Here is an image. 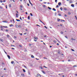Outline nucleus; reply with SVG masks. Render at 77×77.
I'll use <instances>...</instances> for the list:
<instances>
[{"label": "nucleus", "mask_w": 77, "mask_h": 77, "mask_svg": "<svg viewBox=\"0 0 77 77\" xmlns=\"http://www.w3.org/2000/svg\"><path fill=\"white\" fill-rule=\"evenodd\" d=\"M37 77H41V76L39 74H38L37 75Z\"/></svg>", "instance_id": "f257e3e1"}, {"label": "nucleus", "mask_w": 77, "mask_h": 77, "mask_svg": "<svg viewBox=\"0 0 77 77\" xmlns=\"http://www.w3.org/2000/svg\"><path fill=\"white\" fill-rule=\"evenodd\" d=\"M7 57H8V59H11V57H10V56L9 55H8Z\"/></svg>", "instance_id": "f03ea898"}, {"label": "nucleus", "mask_w": 77, "mask_h": 77, "mask_svg": "<svg viewBox=\"0 0 77 77\" xmlns=\"http://www.w3.org/2000/svg\"><path fill=\"white\" fill-rule=\"evenodd\" d=\"M71 6H72V7L73 8H74V5L73 4H72L71 5Z\"/></svg>", "instance_id": "7ed1b4c3"}, {"label": "nucleus", "mask_w": 77, "mask_h": 77, "mask_svg": "<svg viewBox=\"0 0 77 77\" xmlns=\"http://www.w3.org/2000/svg\"><path fill=\"white\" fill-rule=\"evenodd\" d=\"M34 39H36V40H37V39H38V37H34Z\"/></svg>", "instance_id": "20e7f679"}, {"label": "nucleus", "mask_w": 77, "mask_h": 77, "mask_svg": "<svg viewBox=\"0 0 77 77\" xmlns=\"http://www.w3.org/2000/svg\"><path fill=\"white\" fill-rule=\"evenodd\" d=\"M58 5H59V6H60V5H61V2H59Z\"/></svg>", "instance_id": "39448f33"}, {"label": "nucleus", "mask_w": 77, "mask_h": 77, "mask_svg": "<svg viewBox=\"0 0 77 77\" xmlns=\"http://www.w3.org/2000/svg\"><path fill=\"white\" fill-rule=\"evenodd\" d=\"M61 22H65V20H61Z\"/></svg>", "instance_id": "423d86ee"}, {"label": "nucleus", "mask_w": 77, "mask_h": 77, "mask_svg": "<svg viewBox=\"0 0 77 77\" xmlns=\"http://www.w3.org/2000/svg\"><path fill=\"white\" fill-rule=\"evenodd\" d=\"M29 2L30 3V4L31 5H32V3H31V2H30V0H29Z\"/></svg>", "instance_id": "0eeeda50"}, {"label": "nucleus", "mask_w": 77, "mask_h": 77, "mask_svg": "<svg viewBox=\"0 0 77 77\" xmlns=\"http://www.w3.org/2000/svg\"><path fill=\"white\" fill-rule=\"evenodd\" d=\"M0 41H2V42H3V40L2 38H0Z\"/></svg>", "instance_id": "6e6552de"}, {"label": "nucleus", "mask_w": 77, "mask_h": 77, "mask_svg": "<svg viewBox=\"0 0 77 77\" xmlns=\"http://www.w3.org/2000/svg\"><path fill=\"white\" fill-rule=\"evenodd\" d=\"M42 72H43V74H45V72H44V71L42 70Z\"/></svg>", "instance_id": "1a4fd4ad"}, {"label": "nucleus", "mask_w": 77, "mask_h": 77, "mask_svg": "<svg viewBox=\"0 0 77 77\" xmlns=\"http://www.w3.org/2000/svg\"><path fill=\"white\" fill-rule=\"evenodd\" d=\"M72 2H73L72 1H70V2H69V3H72Z\"/></svg>", "instance_id": "9d476101"}, {"label": "nucleus", "mask_w": 77, "mask_h": 77, "mask_svg": "<svg viewBox=\"0 0 77 77\" xmlns=\"http://www.w3.org/2000/svg\"><path fill=\"white\" fill-rule=\"evenodd\" d=\"M16 17H18V14L16 13Z\"/></svg>", "instance_id": "9b49d317"}, {"label": "nucleus", "mask_w": 77, "mask_h": 77, "mask_svg": "<svg viewBox=\"0 0 77 77\" xmlns=\"http://www.w3.org/2000/svg\"><path fill=\"white\" fill-rule=\"evenodd\" d=\"M14 61H12L11 62V63H12V64H14Z\"/></svg>", "instance_id": "f8f14e48"}, {"label": "nucleus", "mask_w": 77, "mask_h": 77, "mask_svg": "<svg viewBox=\"0 0 77 77\" xmlns=\"http://www.w3.org/2000/svg\"><path fill=\"white\" fill-rule=\"evenodd\" d=\"M53 11H56V9H55V8H53Z\"/></svg>", "instance_id": "ddd939ff"}, {"label": "nucleus", "mask_w": 77, "mask_h": 77, "mask_svg": "<svg viewBox=\"0 0 77 77\" xmlns=\"http://www.w3.org/2000/svg\"><path fill=\"white\" fill-rule=\"evenodd\" d=\"M4 23H8V21H3Z\"/></svg>", "instance_id": "4468645a"}, {"label": "nucleus", "mask_w": 77, "mask_h": 77, "mask_svg": "<svg viewBox=\"0 0 77 77\" xmlns=\"http://www.w3.org/2000/svg\"><path fill=\"white\" fill-rule=\"evenodd\" d=\"M16 21H20V20L16 19Z\"/></svg>", "instance_id": "2eb2a0df"}, {"label": "nucleus", "mask_w": 77, "mask_h": 77, "mask_svg": "<svg viewBox=\"0 0 77 77\" xmlns=\"http://www.w3.org/2000/svg\"><path fill=\"white\" fill-rule=\"evenodd\" d=\"M28 20H30V16H29L28 17Z\"/></svg>", "instance_id": "dca6fc26"}, {"label": "nucleus", "mask_w": 77, "mask_h": 77, "mask_svg": "<svg viewBox=\"0 0 77 77\" xmlns=\"http://www.w3.org/2000/svg\"><path fill=\"white\" fill-rule=\"evenodd\" d=\"M16 27H17V28H18V27H19V26L18 25H16Z\"/></svg>", "instance_id": "f3484780"}, {"label": "nucleus", "mask_w": 77, "mask_h": 77, "mask_svg": "<svg viewBox=\"0 0 77 77\" xmlns=\"http://www.w3.org/2000/svg\"><path fill=\"white\" fill-rule=\"evenodd\" d=\"M58 21H60V19H58L57 20Z\"/></svg>", "instance_id": "a211bd4d"}, {"label": "nucleus", "mask_w": 77, "mask_h": 77, "mask_svg": "<svg viewBox=\"0 0 77 77\" xmlns=\"http://www.w3.org/2000/svg\"><path fill=\"white\" fill-rule=\"evenodd\" d=\"M31 57L32 58H34V56L33 55H32Z\"/></svg>", "instance_id": "6ab92c4d"}, {"label": "nucleus", "mask_w": 77, "mask_h": 77, "mask_svg": "<svg viewBox=\"0 0 77 77\" xmlns=\"http://www.w3.org/2000/svg\"><path fill=\"white\" fill-rule=\"evenodd\" d=\"M60 9L61 10V11H62V10H63V8H60Z\"/></svg>", "instance_id": "aec40b11"}, {"label": "nucleus", "mask_w": 77, "mask_h": 77, "mask_svg": "<svg viewBox=\"0 0 77 77\" xmlns=\"http://www.w3.org/2000/svg\"><path fill=\"white\" fill-rule=\"evenodd\" d=\"M71 50L72 51H75L74 49H71Z\"/></svg>", "instance_id": "412c9836"}, {"label": "nucleus", "mask_w": 77, "mask_h": 77, "mask_svg": "<svg viewBox=\"0 0 77 77\" xmlns=\"http://www.w3.org/2000/svg\"><path fill=\"white\" fill-rule=\"evenodd\" d=\"M11 47H15V45H11Z\"/></svg>", "instance_id": "4be33fe9"}, {"label": "nucleus", "mask_w": 77, "mask_h": 77, "mask_svg": "<svg viewBox=\"0 0 77 77\" xmlns=\"http://www.w3.org/2000/svg\"><path fill=\"white\" fill-rule=\"evenodd\" d=\"M9 7H10V8H11V4L9 5Z\"/></svg>", "instance_id": "5701e85b"}, {"label": "nucleus", "mask_w": 77, "mask_h": 77, "mask_svg": "<svg viewBox=\"0 0 77 77\" xmlns=\"http://www.w3.org/2000/svg\"><path fill=\"white\" fill-rule=\"evenodd\" d=\"M13 26V25L12 24H11L10 25V27H12Z\"/></svg>", "instance_id": "b1692460"}, {"label": "nucleus", "mask_w": 77, "mask_h": 77, "mask_svg": "<svg viewBox=\"0 0 77 77\" xmlns=\"http://www.w3.org/2000/svg\"><path fill=\"white\" fill-rule=\"evenodd\" d=\"M7 36L8 38H9V35H7Z\"/></svg>", "instance_id": "393cba45"}, {"label": "nucleus", "mask_w": 77, "mask_h": 77, "mask_svg": "<svg viewBox=\"0 0 77 77\" xmlns=\"http://www.w3.org/2000/svg\"><path fill=\"white\" fill-rule=\"evenodd\" d=\"M71 40H72V41H73V40H75V39H74L73 38H71Z\"/></svg>", "instance_id": "a878e982"}, {"label": "nucleus", "mask_w": 77, "mask_h": 77, "mask_svg": "<svg viewBox=\"0 0 77 77\" xmlns=\"http://www.w3.org/2000/svg\"><path fill=\"white\" fill-rule=\"evenodd\" d=\"M48 8L50 9V10H51V8L49 7H48Z\"/></svg>", "instance_id": "bb28decb"}, {"label": "nucleus", "mask_w": 77, "mask_h": 77, "mask_svg": "<svg viewBox=\"0 0 77 77\" xmlns=\"http://www.w3.org/2000/svg\"><path fill=\"white\" fill-rule=\"evenodd\" d=\"M23 71L24 72H26V71L24 69H23Z\"/></svg>", "instance_id": "cd10ccee"}, {"label": "nucleus", "mask_w": 77, "mask_h": 77, "mask_svg": "<svg viewBox=\"0 0 77 77\" xmlns=\"http://www.w3.org/2000/svg\"><path fill=\"white\" fill-rule=\"evenodd\" d=\"M68 14H69V15H70V14H71V13L70 12H69L68 13Z\"/></svg>", "instance_id": "c85d7f7f"}, {"label": "nucleus", "mask_w": 77, "mask_h": 77, "mask_svg": "<svg viewBox=\"0 0 77 77\" xmlns=\"http://www.w3.org/2000/svg\"><path fill=\"white\" fill-rule=\"evenodd\" d=\"M39 20L40 21V22H41V23H42V22L41 21V19H39Z\"/></svg>", "instance_id": "c756f323"}, {"label": "nucleus", "mask_w": 77, "mask_h": 77, "mask_svg": "<svg viewBox=\"0 0 77 77\" xmlns=\"http://www.w3.org/2000/svg\"><path fill=\"white\" fill-rule=\"evenodd\" d=\"M30 15H31V16L32 17V16H33V14H32V13H30Z\"/></svg>", "instance_id": "7c9ffc66"}, {"label": "nucleus", "mask_w": 77, "mask_h": 77, "mask_svg": "<svg viewBox=\"0 0 77 77\" xmlns=\"http://www.w3.org/2000/svg\"><path fill=\"white\" fill-rule=\"evenodd\" d=\"M58 15L59 16H61V14L59 13L58 14Z\"/></svg>", "instance_id": "2f4dec72"}, {"label": "nucleus", "mask_w": 77, "mask_h": 77, "mask_svg": "<svg viewBox=\"0 0 77 77\" xmlns=\"http://www.w3.org/2000/svg\"><path fill=\"white\" fill-rule=\"evenodd\" d=\"M64 9L65 11H66V8H64Z\"/></svg>", "instance_id": "473e14b6"}, {"label": "nucleus", "mask_w": 77, "mask_h": 77, "mask_svg": "<svg viewBox=\"0 0 77 77\" xmlns=\"http://www.w3.org/2000/svg\"><path fill=\"white\" fill-rule=\"evenodd\" d=\"M56 8H59V5H57V6H56Z\"/></svg>", "instance_id": "72a5a7b5"}, {"label": "nucleus", "mask_w": 77, "mask_h": 77, "mask_svg": "<svg viewBox=\"0 0 77 77\" xmlns=\"http://www.w3.org/2000/svg\"><path fill=\"white\" fill-rule=\"evenodd\" d=\"M19 47H22V46L21 45H19Z\"/></svg>", "instance_id": "f704fd0d"}, {"label": "nucleus", "mask_w": 77, "mask_h": 77, "mask_svg": "<svg viewBox=\"0 0 77 77\" xmlns=\"http://www.w3.org/2000/svg\"><path fill=\"white\" fill-rule=\"evenodd\" d=\"M5 30L6 32H8L9 31V30H8V29H6Z\"/></svg>", "instance_id": "c9c22d12"}, {"label": "nucleus", "mask_w": 77, "mask_h": 77, "mask_svg": "<svg viewBox=\"0 0 77 77\" xmlns=\"http://www.w3.org/2000/svg\"><path fill=\"white\" fill-rule=\"evenodd\" d=\"M54 42L55 43H56L57 42L56 41H54Z\"/></svg>", "instance_id": "e433bc0d"}, {"label": "nucleus", "mask_w": 77, "mask_h": 77, "mask_svg": "<svg viewBox=\"0 0 77 77\" xmlns=\"http://www.w3.org/2000/svg\"><path fill=\"white\" fill-rule=\"evenodd\" d=\"M73 67H77V66L75 65V66H73Z\"/></svg>", "instance_id": "4c0bfd02"}, {"label": "nucleus", "mask_w": 77, "mask_h": 77, "mask_svg": "<svg viewBox=\"0 0 77 77\" xmlns=\"http://www.w3.org/2000/svg\"><path fill=\"white\" fill-rule=\"evenodd\" d=\"M57 45H59V43H57Z\"/></svg>", "instance_id": "58836bf2"}, {"label": "nucleus", "mask_w": 77, "mask_h": 77, "mask_svg": "<svg viewBox=\"0 0 77 77\" xmlns=\"http://www.w3.org/2000/svg\"><path fill=\"white\" fill-rule=\"evenodd\" d=\"M60 33L61 34H63V32H61Z\"/></svg>", "instance_id": "ea45409f"}, {"label": "nucleus", "mask_w": 77, "mask_h": 77, "mask_svg": "<svg viewBox=\"0 0 77 77\" xmlns=\"http://www.w3.org/2000/svg\"><path fill=\"white\" fill-rule=\"evenodd\" d=\"M65 17H67V15H66V14L65 15Z\"/></svg>", "instance_id": "a19ab883"}, {"label": "nucleus", "mask_w": 77, "mask_h": 77, "mask_svg": "<svg viewBox=\"0 0 77 77\" xmlns=\"http://www.w3.org/2000/svg\"><path fill=\"white\" fill-rule=\"evenodd\" d=\"M0 2H1V3H2V2H3V1L1 0L0 1Z\"/></svg>", "instance_id": "79ce46f5"}, {"label": "nucleus", "mask_w": 77, "mask_h": 77, "mask_svg": "<svg viewBox=\"0 0 77 77\" xmlns=\"http://www.w3.org/2000/svg\"><path fill=\"white\" fill-rule=\"evenodd\" d=\"M3 2H6V0H4Z\"/></svg>", "instance_id": "37998d69"}, {"label": "nucleus", "mask_w": 77, "mask_h": 77, "mask_svg": "<svg viewBox=\"0 0 77 77\" xmlns=\"http://www.w3.org/2000/svg\"><path fill=\"white\" fill-rule=\"evenodd\" d=\"M43 7H44V8H45V5H43Z\"/></svg>", "instance_id": "c03bdc74"}, {"label": "nucleus", "mask_w": 77, "mask_h": 77, "mask_svg": "<svg viewBox=\"0 0 77 77\" xmlns=\"http://www.w3.org/2000/svg\"><path fill=\"white\" fill-rule=\"evenodd\" d=\"M20 8H23V6H22V5H20Z\"/></svg>", "instance_id": "a18cd8bd"}, {"label": "nucleus", "mask_w": 77, "mask_h": 77, "mask_svg": "<svg viewBox=\"0 0 77 77\" xmlns=\"http://www.w3.org/2000/svg\"><path fill=\"white\" fill-rule=\"evenodd\" d=\"M36 26H39V27H40V26H39L38 25H36Z\"/></svg>", "instance_id": "49530a36"}, {"label": "nucleus", "mask_w": 77, "mask_h": 77, "mask_svg": "<svg viewBox=\"0 0 77 77\" xmlns=\"http://www.w3.org/2000/svg\"><path fill=\"white\" fill-rule=\"evenodd\" d=\"M11 49H13V50H15V48H11Z\"/></svg>", "instance_id": "de8ad7c7"}, {"label": "nucleus", "mask_w": 77, "mask_h": 77, "mask_svg": "<svg viewBox=\"0 0 77 77\" xmlns=\"http://www.w3.org/2000/svg\"><path fill=\"white\" fill-rule=\"evenodd\" d=\"M27 33L26 32H25L24 34H23V35H26Z\"/></svg>", "instance_id": "09e8293b"}, {"label": "nucleus", "mask_w": 77, "mask_h": 77, "mask_svg": "<svg viewBox=\"0 0 77 77\" xmlns=\"http://www.w3.org/2000/svg\"><path fill=\"white\" fill-rule=\"evenodd\" d=\"M19 27L20 28H21V26L20 25V26H19Z\"/></svg>", "instance_id": "8fccbe9b"}, {"label": "nucleus", "mask_w": 77, "mask_h": 77, "mask_svg": "<svg viewBox=\"0 0 77 77\" xmlns=\"http://www.w3.org/2000/svg\"><path fill=\"white\" fill-rule=\"evenodd\" d=\"M24 67L25 68H27V67H26V66H24Z\"/></svg>", "instance_id": "3c124183"}, {"label": "nucleus", "mask_w": 77, "mask_h": 77, "mask_svg": "<svg viewBox=\"0 0 77 77\" xmlns=\"http://www.w3.org/2000/svg\"><path fill=\"white\" fill-rule=\"evenodd\" d=\"M44 67L45 68H47V67H45V66H44Z\"/></svg>", "instance_id": "603ef678"}, {"label": "nucleus", "mask_w": 77, "mask_h": 77, "mask_svg": "<svg viewBox=\"0 0 77 77\" xmlns=\"http://www.w3.org/2000/svg\"><path fill=\"white\" fill-rule=\"evenodd\" d=\"M27 5L28 6H30V5H29V4H27Z\"/></svg>", "instance_id": "864d4df0"}, {"label": "nucleus", "mask_w": 77, "mask_h": 77, "mask_svg": "<svg viewBox=\"0 0 77 77\" xmlns=\"http://www.w3.org/2000/svg\"><path fill=\"white\" fill-rule=\"evenodd\" d=\"M34 41H35V42H36V41H37V40H34Z\"/></svg>", "instance_id": "5fc2aeb1"}, {"label": "nucleus", "mask_w": 77, "mask_h": 77, "mask_svg": "<svg viewBox=\"0 0 77 77\" xmlns=\"http://www.w3.org/2000/svg\"><path fill=\"white\" fill-rule=\"evenodd\" d=\"M57 0H55V2H57Z\"/></svg>", "instance_id": "6e6d98bb"}, {"label": "nucleus", "mask_w": 77, "mask_h": 77, "mask_svg": "<svg viewBox=\"0 0 77 77\" xmlns=\"http://www.w3.org/2000/svg\"><path fill=\"white\" fill-rule=\"evenodd\" d=\"M14 38H17V37H16V36H14Z\"/></svg>", "instance_id": "4d7b16f0"}, {"label": "nucleus", "mask_w": 77, "mask_h": 77, "mask_svg": "<svg viewBox=\"0 0 77 77\" xmlns=\"http://www.w3.org/2000/svg\"><path fill=\"white\" fill-rule=\"evenodd\" d=\"M44 4H46V3H47V2H44Z\"/></svg>", "instance_id": "13d9d810"}, {"label": "nucleus", "mask_w": 77, "mask_h": 77, "mask_svg": "<svg viewBox=\"0 0 77 77\" xmlns=\"http://www.w3.org/2000/svg\"><path fill=\"white\" fill-rule=\"evenodd\" d=\"M20 19L21 20H22V19H21V17H20Z\"/></svg>", "instance_id": "bf43d9fd"}, {"label": "nucleus", "mask_w": 77, "mask_h": 77, "mask_svg": "<svg viewBox=\"0 0 77 77\" xmlns=\"http://www.w3.org/2000/svg\"><path fill=\"white\" fill-rule=\"evenodd\" d=\"M65 38H67V39H68V37H67V36H65Z\"/></svg>", "instance_id": "052dcab7"}, {"label": "nucleus", "mask_w": 77, "mask_h": 77, "mask_svg": "<svg viewBox=\"0 0 77 77\" xmlns=\"http://www.w3.org/2000/svg\"><path fill=\"white\" fill-rule=\"evenodd\" d=\"M44 27H45V28L47 29V27L46 26H44Z\"/></svg>", "instance_id": "680f3d73"}, {"label": "nucleus", "mask_w": 77, "mask_h": 77, "mask_svg": "<svg viewBox=\"0 0 77 77\" xmlns=\"http://www.w3.org/2000/svg\"><path fill=\"white\" fill-rule=\"evenodd\" d=\"M3 27H6V28H7V26H3Z\"/></svg>", "instance_id": "e2e57ef3"}, {"label": "nucleus", "mask_w": 77, "mask_h": 77, "mask_svg": "<svg viewBox=\"0 0 77 77\" xmlns=\"http://www.w3.org/2000/svg\"><path fill=\"white\" fill-rule=\"evenodd\" d=\"M42 23L44 25H45V24L44 23H43V22H42Z\"/></svg>", "instance_id": "0e129e2a"}, {"label": "nucleus", "mask_w": 77, "mask_h": 77, "mask_svg": "<svg viewBox=\"0 0 77 77\" xmlns=\"http://www.w3.org/2000/svg\"><path fill=\"white\" fill-rule=\"evenodd\" d=\"M6 9H8V8H7V5L6 6Z\"/></svg>", "instance_id": "69168bd1"}, {"label": "nucleus", "mask_w": 77, "mask_h": 77, "mask_svg": "<svg viewBox=\"0 0 77 77\" xmlns=\"http://www.w3.org/2000/svg\"><path fill=\"white\" fill-rule=\"evenodd\" d=\"M2 65H4V63H2Z\"/></svg>", "instance_id": "338daca9"}, {"label": "nucleus", "mask_w": 77, "mask_h": 77, "mask_svg": "<svg viewBox=\"0 0 77 77\" xmlns=\"http://www.w3.org/2000/svg\"><path fill=\"white\" fill-rule=\"evenodd\" d=\"M48 5L50 4V3H49V2H48Z\"/></svg>", "instance_id": "774afa93"}]
</instances>
